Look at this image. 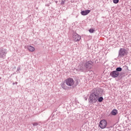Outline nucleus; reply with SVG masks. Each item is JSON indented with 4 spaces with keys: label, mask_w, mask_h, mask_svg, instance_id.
Listing matches in <instances>:
<instances>
[{
    "label": "nucleus",
    "mask_w": 131,
    "mask_h": 131,
    "mask_svg": "<svg viewBox=\"0 0 131 131\" xmlns=\"http://www.w3.org/2000/svg\"><path fill=\"white\" fill-rule=\"evenodd\" d=\"M116 71L117 72H120L122 71V68H121L120 67L117 68L116 69Z\"/></svg>",
    "instance_id": "nucleus-13"
},
{
    "label": "nucleus",
    "mask_w": 131,
    "mask_h": 131,
    "mask_svg": "<svg viewBox=\"0 0 131 131\" xmlns=\"http://www.w3.org/2000/svg\"><path fill=\"white\" fill-rule=\"evenodd\" d=\"M7 55V49L1 48L0 50V58H4Z\"/></svg>",
    "instance_id": "nucleus-6"
},
{
    "label": "nucleus",
    "mask_w": 131,
    "mask_h": 131,
    "mask_svg": "<svg viewBox=\"0 0 131 131\" xmlns=\"http://www.w3.org/2000/svg\"><path fill=\"white\" fill-rule=\"evenodd\" d=\"M103 100L104 98L102 97H98V100L99 103H101V102H103Z\"/></svg>",
    "instance_id": "nucleus-14"
},
{
    "label": "nucleus",
    "mask_w": 131,
    "mask_h": 131,
    "mask_svg": "<svg viewBox=\"0 0 131 131\" xmlns=\"http://www.w3.org/2000/svg\"><path fill=\"white\" fill-rule=\"evenodd\" d=\"M110 75L113 78H116L119 76V72H116V71H113L111 72L110 74Z\"/></svg>",
    "instance_id": "nucleus-7"
},
{
    "label": "nucleus",
    "mask_w": 131,
    "mask_h": 131,
    "mask_svg": "<svg viewBox=\"0 0 131 131\" xmlns=\"http://www.w3.org/2000/svg\"><path fill=\"white\" fill-rule=\"evenodd\" d=\"M61 88L63 90H68V89H69V88L67 86L65 82L61 83Z\"/></svg>",
    "instance_id": "nucleus-11"
},
{
    "label": "nucleus",
    "mask_w": 131,
    "mask_h": 131,
    "mask_svg": "<svg viewBox=\"0 0 131 131\" xmlns=\"http://www.w3.org/2000/svg\"><path fill=\"white\" fill-rule=\"evenodd\" d=\"M93 64L92 61H86L83 63V65H79L78 66L79 70L82 71V72H85L88 69H91L93 67Z\"/></svg>",
    "instance_id": "nucleus-2"
},
{
    "label": "nucleus",
    "mask_w": 131,
    "mask_h": 131,
    "mask_svg": "<svg viewBox=\"0 0 131 131\" xmlns=\"http://www.w3.org/2000/svg\"><path fill=\"white\" fill-rule=\"evenodd\" d=\"M14 84H15V82H13V85H14Z\"/></svg>",
    "instance_id": "nucleus-22"
},
{
    "label": "nucleus",
    "mask_w": 131,
    "mask_h": 131,
    "mask_svg": "<svg viewBox=\"0 0 131 131\" xmlns=\"http://www.w3.org/2000/svg\"><path fill=\"white\" fill-rule=\"evenodd\" d=\"M125 67L128 70V67L126 66H125Z\"/></svg>",
    "instance_id": "nucleus-20"
},
{
    "label": "nucleus",
    "mask_w": 131,
    "mask_h": 131,
    "mask_svg": "<svg viewBox=\"0 0 131 131\" xmlns=\"http://www.w3.org/2000/svg\"><path fill=\"white\" fill-rule=\"evenodd\" d=\"M1 54H3V52H1Z\"/></svg>",
    "instance_id": "nucleus-24"
},
{
    "label": "nucleus",
    "mask_w": 131,
    "mask_h": 131,
    "mask_svg": "<svg viewBox=\"0 0 131 131\" xmlns=\"http://www.w3.org/2000/svg\"><path fill=\"white\" fill-rule=\"evenodd\" d=\"M94 32L95 30H94L93 29H90L89 30V32H90V33H94Z\"/></svg>",
    "instance_id": "nucleus-15"
},
{
    "label": "nucleus",
    "mask_w": 131,
    "mask_h": 131,
    "mask_svg": "<svg viewBox=\"0 0 131 131\" xmlns=\"http://www.w3.org/2000/svg\"><path fill=\"white\" fill-rule=\"evenodd\" d=\"M99 126L100 128H105L107 126V121L105 120H102L99 123Z\"/></svg>",
    "instance_id": "nucleus-5"
},
{
    "label": "nucleus",
    "mask_w": 131,
    "mask_h": 131,
    "mask_svg": "<svg viewBox=\"0 0 131 131\" xmlns=\"http://www.w3.org/2000/svg\"><path fill=\"white\" fill-rule=\"evenodd\" d=\"M65 82L68 86H72L74 84V80L72 78H69L65 80Z\"/></svg>",
    "instance_id": "nucleus-4"
},
{
    "label": "nucleus",
    "mask_w": 131,
    "mask_h": 131,
    "mask_svg": "<svg viewBox=\"0 0 131 131\" xmlns=\"http://www.w3.org/2000/svg\"><path fill=\"white\" fill-rule=\"evenodd\" d=\"M103 90L100 88H94L93 90V92L90 94L89 97V102L94 104L96 103L99 99V97H100V95L102 94Z\"/></svg>",
    "instance_id": "nucleus-1"
},
{
    "label": "nucleus",
    "mask_w": 131,
    "mask_h": 131,
    "mask_svg": "<svg viewBox=\"0 0 131 131\" xmlns=\"http://www.w3.org/2000/svg\"><path fill=\"white\" fill-rule=\"evenodd\" d=\"M27 49L30 52H34L35 51V48L31 46H28Z\"/></svg>",
    "instance_id": "nucleus-10"
},
{
    "label": "nucleus",
    "mask_w": 131,
    "mask_h": 131,
    "mask_svg": "<svg viewBox=\"0 0 131 131\" xmlns=\"http://www.w3.org/2000/svg\"><path fill=\"white\" fill-rule=\"evenodd\" d=\"M33 126H37V125H38V123L34 122L33 123Z\"/></svg>",
    "instance_id": "nucleus-16"
},
{
    "label": "nucleus",
    "mask_w": 131,
    "mask_h": 131,
    "mask_svg": "<svg viewBox=\"0 0 131 131\" xmlns=\"http://www.w3.org/2000/svg\"><path fill=\"white\" fill-rule=\"evenodd\" d=\"M73 38L74 41H79V40L81 39V37L80 36V35L77 34V33H75L74 34Z\"/></svg>",
    "instance_id": "nucleus-8"
},
{
    "label": "nucleus",
    "mask_w": 131,
    "mask_h": 131,
    "mask_svg": "<svg viewBox=\"0 0 131 131\" xmlns=\"http://www.w3.org/2000/svg\"><path fill=\"white\" fill-rule=\"evenodd\" d=\"M85 100H88V98H86V99Z\"/></svg>",
    "instance_id": "nucleus-23"
},
{
    "label": "nucleus",
    "mask_w": 131,
    "mask_h": 131,
    "mask_svg": "<svg viewBox=\"0 0 131 131\" xmlns=\"http://www.w3.org/2000/svg\"><path fill=\"white\" fill-rule=\"evenodd\" d=\"M90 12H91V10H87L85 11L83 10L81 12V15H82V16H86V15H88V14H90Z\"/></svg>",
    "instance_id": "nucleus-9"
},
{
    "label": "nucleus",
    "mask_w": 131,
    "mask_h": 131,
    "mask_svg": "<svg viewBox=\"0 0 131 131\" xmlns=\"http://www.w3.org/2000/svg\"><path fill=\"white\" fill-rule=\"evenodd\" d=\"M15 84H18V82H15Z\"/></svg>",
    "instance_id": "nucleus-21"
},
{
    "label": "nucleus",
    "mask_w": 131,
    "mask_h": 131,
    "mask_svg": "<svg viewBox=\"0 0 131 131\" xmlns=\"http://www.w3.org/2000/svg\"><path fill=\"white\" fill-rule=\"evenodd\" d=\"M127 54H128V53L127 52V50H126V49L124 48H121L119 50L118 57L122 58L124 57V56H127Z\"/></svg>",
    "instance_id": "nucleus-3"
},
{
    "label": "nucleus",
    "mask_w": 131,
    "mask_h": 131,
    "mask_svg": "<svg viewBox=\"0 0 131 131\" xmlns=\"http://www.w3.org/2000/svg\"><path fill=\"white\" fill-rule=\"evenodd\" d=\"M114 4H118L119 3V0H114Z\"/></svg>",
    "instance_id": "nucleus-17"
},
{
    "label": "nucleus",
    "mask_w": 131,
    "mask_h": 131,
    "mask_svg": "<svg viewBox=\"0 0 131 131\" xmlns=\"http://www.w3.org/2000/svg\"><path fill=\"white\" fill-rule=\"evenodd\" d=\"M111 113L112 115L115 116L117 114V110H114L112 111Z\"/></svg>",
    "instance_id": "nucleus-12"
},
{
    "label": "nucleus",
    "mask_w": 131,
    "mask_h": 131,
    "mask_svg": "<svg viewBox=\"0 0 131 131\" xmlns=\"http://www.w3.org/2000/svg\"><path fill=\"white\" fill-rule=\"evenodd\" d=\"M20 67H18V68H17V71H19V70H20Z\"/></svg>",
    "instance_id": "nucleus-19"
},
{
    "label": "nucleus",
    "mask_w": 131,
    "mask_h": 131,
    "mask_svg": "<svg viewBox=\"0 0 131 131\" xmlns=\"http://www.w3.org/2000/svg\"><path fill=\"white\" fill-rule=\"evenodd\" d=\"M65 4V2L63 0L61 1L60 5H64Z\"/></svg>",
    "instance_id": "nucleus-18"
}]
</instances>
